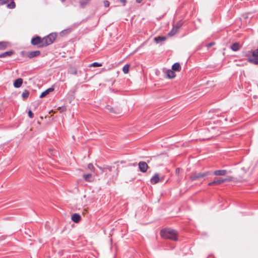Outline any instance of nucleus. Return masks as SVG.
Segmentation results:
<instances>
[{
    "instance_id": "dca6fc26",
    "label": "nucleus",
    "mask_w": 258,
    "mask_h": 258,
    "mask_svg": "<svg viewBox=\"0 0 258 258\" xmlns=\"http://www.w3.org/2000/svg\"><path fill=\"white\" fill-rule=\"evenodd\" d=\"M81 219V216L78 214H74L72 216V220L75 223H78Z\"/></svg>"
},
{
    "instance_id": "4468645a",
    "label": "nucleus",
    "mask_w": 258,
    "mask_h": 258,
    "mask_svg": "<svg viewBox=\"0 0 258 258\" xmlns=\"http://www.w3.org/2000/svg\"><path fill=\"white\" fill-rule=\"evenodd\" d=\"M83 177L84 179L87 182H91L93 180L92 175L91 173L84 174Z\"/></svg>"
},
{
    "instance_id": "72a5a7b5",
    "label": "nucleus",
    "mask_w": 258,
    "mask_h": 258,
    "mask_svg": "<svg viewBox=\"0 0 258 258\" xmlns=\"http://www.w3.org/2000/svg\"><path fill=\"white\" fill-rule=\"evenodd\" d=\"M181 169L179 168H177L175 170V174L176 175H179Z\"/></svg>"
},
{
    "instance_id": "f03ea898",
    "label": "nucleus",
    "mask_w": 258,
    "mask_h": 258,
    "mask_svg": "<svg viewBox=\"0 0 258 258\" xmlns=\"http://www.w3.org/2000/svg\"><path fill=\"white\" fill-rule=\"evenodd\" d=\"M247 57V61L253 64H258V49L249 51L245 55Z\"/></svg>"
},
{
    "instance_id": "4be33fe9",
    "label": "nucleus",
    "mask_w": 258,
    "mask_h": 258,
    "mask_svg": "<svg viewBox=\"0 0 258 258\" xmlns=\"http://www.w3.org/2000/svg\"><path fill=\"white\" fill-rule=\"evenodd\" d=\"M9 43L7 41H0V50L6 49L8 46Z\"/></svg>"
},
{
    "instance_id": "20e7f679",
    "label": "nucleus",
    "mask_w": 258,
    "mask_h": 258,
    "mask_svg": "<svg viewBox=\"0 0 258 258\" xmlns=\"http://www.w3.org/2000/svg\"><path fill=\"white\" fill-rule=\"evenodd\" d=\"M211 174V172L210 171H206L204 172H195L190 174L189 179L191 181L200 180Z\"/></svg>"
},
{
    "instance_id": "423d86ee",
    "label": "nucleus",
    "mask_w": 258,
    "mask_h": 258,
    "mask_svg": "<svg viewBox=\"0 0 258 258\" xmlns=\"http://www.w3.org/2000/svg\"><path fill=\"white\" fill-rule=\"evenodd\" d=\"M43 38L36 35L31 39V43L33 45H37L38 47H43L44 46H41L43 44Z\"/></svg>"
},
{
    "instance_id": "c756f323",
    "label": "nucleus",
    "mask_w": 258,
    "mask_h": 258,
    "mask_svg": "<svg viewBox=\"0 0 258 258\" xmlns=\"http://www.w3.org/2000/svg\"><path fill=\"white\" fill-rule=\"evenodd\" d=\"M70 72L71 74L72 75H77V73H78V72L77 71L76 69H71L70 71Z\"/></svg>"
},
{
    "instance_id": "c85d7f7f",
    "label": "nucleus",
    "mask_w": 258,
    "mask_h": 258,
    "mask_svg": "<svg viewBox=\"0 0 258 258\" xmlns=\"http://www.w3.org/2000/svg\"><path fill=\"white\" fill-rule=\"evenodd\" d=\"M88 168L91 171H94L95 168L93 166V165L92 163H89L88 165Z\"/></svg>"
},
{
    "instance_id": "a211bd4d",
    "label": "nucleus",
    "mask_w": 258,
    "mask_h": 258,
    "mask_svg": "<svg viewBox=\"0 0 258 258\" xmlns=\"http://www.w3.org/2000/svg\"><path fill=\"white\" fill-rule=\"evenodd\" d=\"M179 27L177 26H173L171 30L169 32L168 35L170 36H173L178 31Z\"/></svg>"
},
{
    "instance_id": "5701e85b",
    "label": "nucleus",
    "mask_w": 258,
    "mask_h": 258,
    "mask_svg": "<svg viewBox=\"0 0 258 258\" xmlns=\"http://www.w3.org/2000/svg\"><path fill=\"white\" fill-rule=\"evenodd\" d=\"M154 40L156 43H158L161 41H165L166 40V37L165 36H158L155 37Z\"/></svg>"
},
{
    "instance_id": "6e6552de",
    "label": "nucleus",
    "mask_w": 258,
    "mask_h": 258,
    "mask_svg": "<svg viewBox=\"0 0 258 258\" xmlns=\"http://www.w3.org/2000/svg\"><path fill=\"white\" fill-rule=\"evenodd\" d=\"M139 168L141 172L145 173L147 172L149 166L146 162L144 161H141L139 163Z\"/></svg>"
},
{
    "instance_id": "ddd939ff",
    "label": "nucleus",
    "mask_w": 258,
    "mask_h": 258,
    "mask_svg": "<svg viewBox=\"0 0 258 258\" xmlns=\"http://www.w3.org/2000/svg\"><path fill=\"white\" fill-rule=\"evenodd\" d=\"M241 46L238 42H235L231 45L230 46L231 49L234 51H238L240 48Z\"/></svg>"
},
{
    "instance_id": "1a4fd4ad",
    "label": "nucleus",
    "mask_w": 258,
    "mask_h": 258,
    "mask_svg": "<svg viewBox=\"0 0 258 258\" xmlns=\"http://www.w3.org/2000/svg\"><path fill=\"white\" fill-rule=\"evenodd\" d=\"M5 4H8L7 7L10 9H13L16 8V3L14 0H3Z\"/></svg>"
},
{
    "instance_id": "f257e3e1",
    "label": "nucleus",
    "mask_w": 258,
    "mask_h": 258,
    "mask_svg": "<svg viewBox=\"0 0 258 258\" xmlns=\"http://www.w3.org/2000/svg\"><path fill=\"white\" fill-rule=\"evenodd\" d=\"M162 238L169 239L172 241L178 240V233L177 231L170 228H165L161 230L160 232Z\"/></svg>"
},
{
    "instance_id": "412c9836",
    "label": "nucleus",
    "mask_w": 258,
    "mask_h": 258,
    "mask_svg": "<svg viewBox=\"0 0 258 258\" xmlns=\"http://www.w3.org/2000/svg\"><path fill=\"white\" fill-rule=\"evenodd\" d=\"M90 1L91 0H80V6L82 8H84L89 4Z\"/></svg>"
},
{
    "instance_id": "f8f14e48",
    "label": "nucleus",
    "mask_w": 258,
    "mask_h": 258,
    "mask_svg": "<svg viewBox=\"0 0 258 258\" xmlns=\"http://www.w3.org/2000/svg\"><path fill=\"white\" fill-rule=\"evenodd\" d=\"M227 173L226 170H217L214 171V175L216 176H224Z\"/></svg>"
},
{
    "instance_id": "b1692460",
    "label": "nucleus",
    "mask_w": 258,
    "mask_h": 258,
    "mask_svg": "<svg viewBox=\"0 0 258 258\" xmlns=\"http://www.w3.org/2000/svg\"><path fill=\"white\" fill-rule=\"evenodd\" d=\"M29 91L27 90H25L24 92L22 93V97L23 99V100H26L28 98L29 95Z\"/></svg>"
},
{
    "instance_id": "a878e982",
    "label": "nucleus",
    "mask_w": 258,
    "mask_h": 258,
    "mask_svg": "<svg viewBox=\"0 0 258 258\" xmlns=\"http://www.w3.org/2000/svg\"><path fill=\"white\" fill-rule=\"evenodd\" d=\"M102 66V63L98 62H94L89 65V67H99Z\"/></svg>"
},
{
    "instance_id": "2eb2a0df",
    "label": "nucleus",
    "mask_w": 258,
    "mask_h": 258,
    "mask_svg": "<svg viewBox=\"0 0 258 258\" xmlns=\"http://www.w3.org/2000/svg\"><path fill=\"white\" fill-rule=\"evenodd\" d=\"M23 83V79L21 78H18L16 79L14 83V86L15 88H19L21 86Z\"/></svg>"
},
{
    "instance_id": "0eeeda50",
    "label": "nucleus",
    "mask_w": 258,
    "mask_h": 258,
    "mask_svg": "<svg viewBox=\"0 0 258 258\" xmlns=\"http://www.w3.org/2000/svg\"><path fill=\"white\" fill-rule=\"evenodd\" d=\"M164 179V176L160 177L159 173H155L150 179V182L152 184H155L159 182L163 181Z\"/></svg>"
},
{
    "instance_id": "f3484780",
    "label": "nucleus",
    "mask_w": 258,
    "mask_h": 258,
    "mask_svg": "<svg viewBox=\"0 0 258 258\" xmlns=\"http://www.w3.org/2000/svg\"><path fill=\"white\" fill-rule=\"evenodd\" d=\"M174 72L172 70H168L166 73L167 77L169 79L174 78L176 76Z\"/></svg>"
},
{
    "instance_id": "9b49d317",
    "label": "nucleus",
    "mask_w": 258,
    "mask_h": 258,
    "mask_svg": "<svg viewBox=\"0 0 258 258\" xmlns=\"http://www.w3.org/2000/svg\"><path fill=\"white\" fill-rule=\"evenodd\" d=\"M54 90V88L53 86H52V87L48 88L47 89H46V90H45L44 91H43V92L41 93V94L40 95V98H42L45 97L50 92L53 91Z\"/></svg>"
},
{
    "instance_id": "bb28decb",
    "label": "nucleus",
    "mask_w": 258,
    "mask_h": 258,
    "mask_svg": "<svg viewBox=\"0 0 258 258\" xmlns=\"http://www.w3.org/2000/svg\"><path fill=\"white\" fill-rule=\"evenodd\" d=\"M106 109L108 110L109 112L112 113H115V112L114 110L113 107H111L110 105H107L106 106Z\"/></svg>"
},
{
    "instance_id": "39448f33",
    "label": "nucleus",
    "mask_w": 258,
    "mask_h": 258,
    "mask_svg": "<svg viewBox=\"0 0 258 258\" xmlns=\"http://www.w3.org/2000/svg\"><path fill=\"white\" fill-rule=\"evenodd\" d=\"M233 177L228 176L227 178L224 179H219L217 180H215L213 181H211L208 183L209 186H214V185H220L225 181H231L233 180Z\"/></svg>"
},
{
    "instance_id": "aec40b11",
    "label": "nucleus",
    "mask_w": 258,
    "mask_h": 258,
    "mask_svg": "<svg viewBox=\"0 0 258 258\" xmlns=\"http://www.w3.org/2000/svg\"><path fill=\"white\" fill-rule=\"evenodd\" d=\"M14 52L13 50L6 51L4 53L0 54V58H3V57H7V56H10L13 54H14Z\"/></svg>"
},
{
    "instance_id": "e433bc0d",
    "label": "nucleus",
    "mask_w": 258,
    "mask_h": 258,
    "mask_svg": "<svg viewBox=\"0 0 258 258\" xmlns=\"http://www.w3.org/2000/svg\"><path fill=\"white\" fill-rule=\"evenodd\" d=\"M66 0H60L62 3H64Z\"/></svg>"
},
{
    "instance_id": "473e14b6",
    "label": "nucleus",
    "mask_w": 258,
    "mask_h": 258,
    "mask_svg": "<svg viewBox=\"0 0 258 258\" xmlns=\"http://www.w3.org/2000/svg\"><path fill=\"white\" fill-rule=\"evenodd\" d=\"M28 116L30 118H32L34 117V114L31 110H29L28 111Z\"/></svg>"
},
{
    "instance_id": "7c9ffc66",
    "label": "nucleus",
    "mask_w": 258,
    "mask_h": 258,
    "mask_svg": "<svg viewBox=\"0 0 258 258\" xmlns=\"http://www.w3.org/2000/svg\"><path fill=\"white\" fill-rule=\"evenodd\" d=\"M103 4H104V7L105 8L108 7L109 6V5H110L109 2L107 1V0L104 1Z\"/></svg>"
},
{
    "instance_id": "cd10ccee",
    "label": "nucleus",
    "mask_w": 258,
    "mask_h": 258,
    "mask_svg": "<svg viewBox=\"0 0 258 258\" xmlns=\"http://www.w3.org/2000/svg\"><path fill=\"white\" fill-rule=\"evenodd\" d=\"M112 167L110 166H106L105 167H104L102 169V171L103 172L105 171V170H108L109 172H111L112 171Z\"/></svg>"
},
{
    "instance_id": "6ab92c4d",
    "label": "nucleus",
    "mask_w": 258,
    "mask_h": 258,
    "mask_svg": "<svg viewBox=\"0 0 258 258\" xmlns=\"http://www.w3.org/2000/svg\"><path fill=\"white\" fill-rule=\"evenodd\" d=\"M172 70L174 71L179 72L181 70V66L179 62L174 63L172 66Z\"/></svg>"
},
{
    "instance_id": "7ed1b4c3",
    "label": "nucleus",
    "mask_w": 258,
    "mask_h": 258,
    "mask_svg": "<svg viewBox=\"0 0 258 258\" xmlns=\"http://www.w3.org/2000/svg\"><path fill=\"white\" fill-rule=\"evenodd\" d=\"M57 36V33H51L43 38V44L41 46L46 47L53 43Z\"/></svg>"
},
{
    "instance_id": "9d476101",
    "label": "nucleus",
    "mask_w": 258,
    "mask_h": 258,
    "mask_svg": "<svg viewBox=\"0 0 258 258\" xmlns=\"http://www.w3.org/2000/svg\"><path fill=\"white\" fill-rule=\"evenodd\" d=\"M41 54V52L39 50H35L28 52L27 54V57L29 58H32L35 57L39 56Z\"/></svg>"
},
{
    "instance_id": "393cba45",
    "label": "nucleus",
    "mask_w": 258,
    "mask_h": 258,
    "mask_svg": "<svg viewBox=\"0 0 258 258\" xmlns=\"http://www.w3.org/2000/svg\"><path fill=\"white\" fill-rule=\"evenodd\" d=\"M130 66L128 64H126L123 66L122 71L124 74H127L128 73Z\"/></svg>"
},
{
    "instance_id": "f704fd0d",
    "label": "nucleus",
    "mask_w": 258,
    "mask_h": 258,
    "mask_svg": "<svg viewBox=\"0 0 258 258\" xmlns=\"http://www.w3.org/2000/svg\"><path fill=\"white\" fill-rule=\"evenodd\" d=\"M143 0H136V2L138 4H140Z\"/></svg>"
},
{
    "instance_id": "2f4dec72",
    "label": "nucleus",
    "mask_w": 258,
    "mask_h": 258,
    "mask_svg": "<svg viewBox=\"0 0 258 258\" xmlns=\"http://www.w3.org/2000/svg\"><path fill=\"white\" fill-rule=\"evenodd\" d=\"M215 44V43L214 42H212L211 43H208L206 45V47L207 48H209Z\"/></svg>"
},
{
    "instance_id": "c9c22d12",
    "label": "nucleus",
    "mask_w": 258,
    "mask_h": 258,
    "mask_svg": "<svg viewBox=\"0 0 258 258\" xmlns=\"http://www.w3.org/2000/svg\"><path fill=\"white\" fill-rule=\"evenodd\" d=\"M5 5V4L3 2V0H0V6H2V5Z\"/></svg>"
}]
</instances>
